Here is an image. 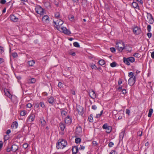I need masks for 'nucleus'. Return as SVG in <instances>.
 Listing matches in <instances>:
<instances>
[{
	"label": "nucleus",
	"instance_id": "obj_1",
	"mask_svg": "<svg viewBox=\"0 0 154 154\" xmlns=\"http://www.w3.org/2000/svg\"><path fill=\"white\" fill-rule=\"evenodd\" d=\"M67 145L66 141L63 139H59L56 143V147L57 149H63Z\"/></svg>",
	"mask_w": 154,
	"mask_h": 154
},
{
	"label": "nucleus",
	"instance_id": "obj_2",
	"mask_svg": "<svg viewBox=\"0 0 154 154\" xmlns=\"http://www.w3.org/2000/svg\"><path fill=\"white\" fill-rule=\"evenodd\" d=\"M57 29L60 32H63L66 34L69 35L71 34L70 31L65 27H60V26H56Z\"/></svg>",
	"mask_w": 154,
	"mask_h": 154
},
{
	"label": "nucleus",
	"instance_id": "obj_3",
	"mask_svg": "<svg viewBox=\"0 0 154 154\" xmlns=\"http://www.w3.org/2000/svg\"><path fill=\"white\" fill-rule=\"evenodd\" d=\"M36 12L41 16L43 15L44 12V10L40 6H36L35 8Z\"/></svg>",
	"mask_w": 154,
	"mask_h": 154
},
{
	"label": "nucleus",
	"instance_id": "obj_4",
	"mask_svg": "<svg viewBox=\"0 0 154 154\" xmlns=\"http://www.w3.org/2000/svg\"><path fill=\"white\" fill-rule=\"evenodd\" d=\"M102 128L103 129H106V132L108 134L110 133L112 130V127L110 126H108L107 123L104 124L102 126Z\"/></svg>",
	"mask_w": 154,
	"mask_h": 154
},
{
	"label": "nucleus",
	"instance_id": "obj_5",
	"mask_svg": "<svg viewBox=\"0 0 154 154\" xmlns=\"http://www.w3.org/2000/svg\"><path fill=\"white\" fill-rule=\"evenodd\" d=\"M136 81V77L131 76L129 79L128 84L130 86H133L135 83Z\"/></svg>",
	"mask_w": 154,
	"mask_h": 154
},
{
	"label": "nucleus",
	"instance_id": "obj_6",
	"mask_svg": "<svg viewBox=\"0 0 154 154\" xmlns=\"http://www.w3.org/2000/svg\"><path fill=\"white\" fill-rule=\"evenodd\" d=\"M147 19L149 20V23L150 24H153L154 22V19L152 14L150 13H147Z\"/></svg>",
	"mask_w": 154,
	"mask_h": 154
},
{
	"label": "nucleus",
	"instance_id": "obj_7",
	"mask_svg": "<svg viewBox=\"0 0 154 154\" xmlns=\"http://www.w3.org/2000/svg\"><path fill=\"white\" fill-rule=\"evenodd\" d=\"M76 109L78 114L82 116L84 113L83 107L80 106H76Z\"/></svg>",
	"mask_w": 154,
	"mask_h": 154
},
{
	"label": "nucleus",
	"instance_id": "obj_8",
	"mask_svg": "<svg viewBox=\"0 0 154 154\" xmlns=\"http://www.w3.org/2000/svg\"><path fill=\"white\" fill-rule=\"evenodd\" d=\"M133 31V32L137 35L140 34L141 31L140 29L137 26L135 27L134 28Z\"/></svg>",
	"mask_w": 154,
	"mask_h": 154
},
{
	"label": "nucleus",
	"instance_id": "obj_9",
	"mask_svg": "<svg viewBox=\"0 0 154 154\" xmlns=\"http://www.w3.org/2000/svg\"><path fill=\"white\" fill-rule=\"evenodd\" d=\"M35 115L34 114L31 113L29 116L27 121L28 122H32L35 119Z\"/></svg>",
	"mask_w": 154,
	"mask_h": 154
},
{
	"label": "nucleus",
	"instance_id": "obj_10",
	"mask_svg": "<svg viewBox=\"0 0 154 154\" xmlns=\"http://www.w3.org/2000/svg\"><path fill=\"white\" fill-rule=\"evenodd\" d=\"M42 21L45 23H48L49 22L48 16L47 15H45L42 17Z\"/></svg>",
	"mask_w": 154,
	"mask_h": 154
},
{
	"label": "nucleus",
	"instance_id": "obj_11",
	"mask_svg": "<svg viewBox=\"0 0 154 154\" xmlns=\"http://www.w3.org/2000/svg\"><path fill=\"white\" fill-rule=\"evenodd\" d=\"M53 23H54L57 26H60L63 23V22L62 20L60 19L57 20L56 22L54 21Z\"/></svg>",
	"mask_w": 154,
	"mask_h": 154
},
{
	"label": "nucleus",
	"instance_id": "obj_12",
	"mask_svg": "<svg viewBox=\"0 0 154 154\" xmlns=\"http://www.w3.org/2000/svg\"><path fill=\"white\" fill-rule=\"evenodd\" d=\"M65 122L67 124H70L72 122L71 119L69 116H67L65 119Z\"/></svg>",
	"mask_w": 154,
	"mask_h": 154
},
{
	"label": "nucleus",
	"instance_id": "obj_13",
	"mask_svg": "<svg viewBox=\"0 0 154 154\" xmlns=\"http://www.w3.org/2000/svg\"><path fill=\"white\" fill-rule=\"evenodd\" d=\"M89 96L92 99H94L96 97V95L95 92L93 90H92L89 93Z\"/></svg>",
	"mask_w": 154,
	"mask_h": 154
},
{
	"label": "nucleus",
	"instance_id": "obj_14",
	"mask_svg": "<svg viewBox=\"0 0 154 154\" xmlns=\"http://www.w3.org/2000/svg\"><path fill=\"white\" fill-rule=\"evenodd\" d=\"M18 149V146L15 144L12 145L11 147V150L14 152L16 151Z\"/></svg>",
	"mask_w": 154,
	"mask_h": 154
},
{
	"label": "nucleus",
	"instance_id": "obj_15",
	"mask_svg": "<svg viewBox=\"0 0 154 154\" xmlns=\"http://www.w3.org/2000/svg\"><path fill=\"white\" fill-rule=\"evenodd\" d=\"M54 99L53 97H51L48 98V103L51 104L52 105H53L54 103Z\"/></svg>",
	"mask_w": 154,
	"mask_h": 154
},
{
	"label": "nucleus",
	"instance_id": "obj_16",
	"mask_svg": "<svg viewBox=\"0 0 154 154\" xmlns=\"http://www.w3.org/2000/svg\"><path fill=\"white\" fill-rule=\"evenodd\" d=\"M78 147L77 146L73 147L72 150V154H76L79 150Z\"/></svg>",
	"mask_w": 154,
	"mask_h": 154
},
{
	"label": "nucleus",
	"instance_id": "obj_17",
	"mask_svg": "<svg viewBox=\"0 0 154 154\" xmlns=\"http://www.w3.org/2000/svg\"><path fill=\"white\" fill-rule=\"evenodd\" d=\"M134 8H137L138 9H139V7L138 6V4L135 2H134L132 3L131 5Z\"/></svg>",
	"mask_w": 154,
	"mask_h": 154
},
{
	"label": "nucleus",
	"instance_id": "obj_18",
	"mask_svg": "<svg viewBox=\"0 0 154 154\" xmlns=\"http://www.w3.org/2000/svg\"><path fill=\"white\" fill-rule=\"evenodd\" d=\"M10 18L11 20L14 22H17L18 20V19L13 14H11L10 15Z\"/></svg>",
	"mask_w": 154,
	"mask_h": 154
},
{
	"label": "nucleus",
	"instance_id": "obj_19",
	"mask_svg": "<svg viewBox=\"0 0 154 154\" xmlns=\"http://www.w3.org/2000/svg\"><path fill=\"white\" fill-rule=\"evenodd\" d=\"M123 62H124L127 65H130V63H129V61L128 60V58H126L125 57H124L123 58Z\"/></svg>",
	"mask_w": 154,
	"mask_h": 154
},
{
	"label": "nucleus",
	"instance_id": "obj_20",
	"mask_svg": "<svg viewBox=\"0 0 154 154\" xmlns=\"http://www.w3.org/2000/svg\"><path fill=\"white\" fill-rule=\"evenodd\" d=\"M123 46H121V47H119V48H117V49L119 51L121 52L122 51L123 49L125 48V44L124 42H122Z\"/></svg>",
	"mask_w": 154,
	"mask_h": 154
},
{
	"label": "nucleus",
	"instance_id": "obj_21",
	"mask_svg": "<svg viewBox=\"0 0 154 154\" xmlns=\"http://www.w3.org/2000/svg\"><path fill=\"white\" fill-rule=\"evenodd\" d=\"M82 132V129L81 126H79L76 127V132L78 134L81 133Z\"/></svg>",
	"mask_w": 154,
	"mask_h": 154
},
{
	"label": "nucleus",
	"instance_id": "obj_22",
	"mask_svg": "<svg viewBox=\"0 0 154 154\" xmlns=\"http://www.w3.org/2000/svg\"><path fill=\"white\" fill-rule=\"evenodd\" d=\"M35 61L34 60H32L28 61V64L30 66H32L35 63Z\"/></svg>",
	"mask_w": 154,
	"mask_h": 154
},
{
	"label": "nucleus",
	"instance_id": "obj_23",
	"mask_svg": "<svg viewBox=\"0 0 154 154\" xmlns=\"http://www.w3.org/2000/svg\"><path fill=\"white\" fill-rule=\"evenodd\" d=\"M18 126V124L17 122L15 121L13 122L12 125L11 126L13 127V128L15 127V128H17Z\"/></svg>",
	"mask_w": 154,
	"mask_h": 154
},
{
	"label": "nucleus",
	"instance_id": "obj_24",
	"mask_svg": "<svg viewBox=\"0 0 154 154\" xmlns=\"http://www.w3.org/2000/svg\"><path fill=\"white\" fill-rule=\"evenodd\" d=\"M60 127L61 130L62 131H63L65 128V126L64 125L61 123H60Z\"/></svg>",
	"mask_w": 154,
	"mask_h": 154
},
{
	"label": "nucleus",
	"instance_id": "obj_25",
	"mask_svg": "<svg viewBox=\"0 0 154 154\" xmlns=\"http://www.w3.org/2000/svg\"><path fill=\"white\" fill-rule=\"evenodd\" d=\"M123 46V44L122 43H121L120 42H118L116 43V47L117 48H119V47H121Z\"/></svg>",
	"mask_w": 154,
	"mask_h": 154
},
{
	"label": "nucleus",
	"instance_id": "obj_26",
	"mask_svg": "<svg viewBox=\"0 0 154 154\" xmlns=\"http://www.w3.org/2000/svg\"><path fill=\"white\" fill-rule=\"evenodd\" d=\"M98 63L99 65L102 66L105 64V62L103 60L101 59L99 61Z\"/></svg>",
	"mask_w": 154,
	"mask_h": 154
},
{
	"label": "nucleus",
	"instance_id": "obj_27",
	"mask_svg": "<svg viewBox=\"0 0 154 154\" xmlns=\"http://www.w3.org/2000/svg\"><path fill=\"white\" fill-rule=\"evenodd\" d=\"M88 120L90 122H93V119L92 114H91L88 117Z\"/></svg>",
	"mask_w": 154,
	"mask_h": 154
},
{
	"label": "nucleus",
	"instance_id": "obj_28",
	"mask_svg": "<svg viewBox=\"0 0 154 154\" xmlns=\"http://www.w3.org/2000/svg\"><path fill=\"white\" fill-rule=\"evenodd\" d=\"M128 60L129 61L131 62V63H133L135 61V59L133 57H130L128 58Z\"/></svg>",
	"mask_w": 154,
	"mask_h": 154
},
{
	"label": "nucleus",
	"instance_id": "obj_29",
	"mask_svg": "<svg viewBox=\"0 0 154 154\" xmlns=\"http://www.w3.org/2000/svg\"><path fill=\"white\" fill-rule=\"evenodd\" d=\"M153 110L152 109H150L149 110V112L148 114V117H151L152 114L153 112Z\"/></svg>",
	"mask_w": 154,
	"mask_h": 154
},
{
	"label": "nucleus",
	"instance_id": "obj_30",
	"mask_svg": "<svg viewBox=\"0 0 154 154\" xmlns=\"http://www.w3.org/2000/svg\"><path fill=\"white\" fill-rule=\"evenodd\" d=\"M81 140L80 138H76L75 139V142L76 143H79L81 141Z\"/></svg>",
	"mask_w": 154,
	"mask_h": 154
},
{
	"label": "nucleus",
	"instance_id": "obj_31",
	"mask_svg": "<svg viewBox=\"0 0 154 154\" xmlns=\"http://www.w3.org/2000/svg\"><path fill=\"white\" fill-rule=\"evenodd\" d=\"M89 66L93 69H97V67L96 66L95 64H90Z\"/></svg>",
	"mask_w": 154,
	"mask_h": 154
},
{
	"label": "nucleus",
	"instance_id": "obj_32",
	"mask_svg": "<svg viewBox=\"0 0 154 154\" xmlns=\"http://www.w3.org/2000/svg\"><path fill=\"white\" fill-rule=\"evenodd\" d=\"M117 63L115 62H113L112 63H111L110 65V66L112 67H116L117 65Z\"/></svg>",
	"mask_w": 154,
	"mask_h": 154
},
{
	"label": "nucleus",
	"instance_id": "obj_33",
	"mask_svg": "<svg viewBox=\"0 0 154 154\" xmlns=\"http://www.w3.org/2000/svg\"><path fill=\"white\" fill-rule=\"evenodd\" d=\"M73 45L74 46L76 47L79 48L80 47V45L77 42H74Z\"/></svg>",
	"mask_w": 154,
	"mask_h": 154
},
{
	"label": "nucleus",
	"instance_id": "obj_34",
	"mask_svg": "<svg viewBox=\"0 0 154 154\" xmlns=\"http://www.w3.org/2000/svg\"><path fill=\"white\" fill-rule=\"evenodd\" d=\"M124 132L122 131V132L119 135V139H121H121L122 140L123 138V137H124Z\"/></svg>",
	"mask_w": 154,
	"mask_h": 154
},
{
	"label": "nucleus",
	"instance_id": "obj_35",
	"mask_svg": "<svg viewBox=\"0 0 154 154\" xmlns=\"http://www.w3.org/2000/svg\"><path fill=\"white\" fill-rule=\"evenodd\" d=\"M20 114L21 116H24L26 114V111L25 110L22 111L20 112Z\"/></svg>",
	"mask_w": 154,
	"mask_h": 154
},
{
	"label": "nucleus",
	"instance_id": "obj_36",
	"mask_svg": "<svg viewBox=\"0 0 154 154\" xmlns=\"http://www.w3.org/2000/svg\"><path fill=\"white\" fill-rule=\"evenodd\" d=\"M39 105L42 108H45V106L43 102H40L39 103Z\"/></svg>",
	"mask_w": 154,
	"mask_h": 154
},
{
	"label": "nucleus",
	"instance_id": "obj_37",
	"mask_svg": "<svg viewBox=\"0 0 154 154\" xmlns=\"http://www.w3.org/2000/svg\"><path fill=\"white\" fill-rule=\"evenodd\" d=\"M134 56L137 58H139L140 57V54L138 53H135L134 54Z\"/></svg>",
	"mask_w": 154,
	"mask_h": 154
},
{
	"label": "nucleus",
	"instance_id": "obj_38",
	"mask_svg": "<svg viewBox=\"0 0 154 154\" xmlns=\"http://www.w3.org/2000/svg\"><path fill=\"white\" fill-rule=\"evenodd\" d=\"M147 29L148 32H149L151 31V26L150 25H148L147 26Z\"/></svg>",
	"mask_w": 154,
	"mask_h": 154
},
{
	"label": "nucleus",
	"instance_id": "obj_39",
	"mask_svg": "<svg viewBox=\"0 0 154 154\" xmlns=\"http://www.w3.org/2000/svg\"><path fill=\"white\" fill-rule=\"evenodd\" d=\"M35 82V79L34 78H32L31 79L30 81L29 82L31 83H34Z\"/></svg>",
	"mask_w": 154,
	"mask_h": 154
},
{
	"label": "nucleus",
	"instance_id": "obj_40",
	"mask_svg": "<svg viewBox=\"0 0 154 154\" xmlns=\"http://www.w3.org/2000/svg\"><path fill=\"white\" fill-rule=\"evenodd\" d=\"M109 154H118V153L114 150H112L110 152Z\"/></svg>",
	"mask_w": 154,
	"mask_h": 154
},
{
	"label": "nucleus",
	"instance_id": "obj_41",
	"mask_svg": "<svg viewBox=\"0 0 154 154\" xmlns=\"http://www.w3.org/2000/svg\"><path fill=\"white\" fill-rule=\"evenodd\" d=\"M128 76L129 77H130V78L131 77V76H133V77H135L134 75V73L133 72H129V74H128Z\"/></svg>",
	"mask_w": 154,
	"mask_h": 154
},
{
	"label": "nucleus",
	"instance_id": "obj_42",
	"mask_svg": "<svg viewBox=\"0 0 154 154\" xmlns=\"http://www.w3.org/2000/svg\"><path fill=\"white\" fill-rule=\"evenodd\" d=\"M143 132L141 131H139L137 133V134L140 137L141 136Z\"/></svg>",
	"mask_w": 154,
	"mask_h": 154
},
{
	"label": "nucleus",
	"instance_id": "obj_43",
	"mask_svg": "<svg viewBox=\"0 0 154 154\" xmlns=\"http://www.w3.org/2000/svg\"><path fill=\"white\" fill-rule=\"evenodd\" d=\"M12 55L14 58H15L18 56L16 52H14L12 53Z\"/></svg>",
	"mask_w": 154,
	"mask_h": 154
},
{
	"label": "nucleus",
	"instance_id": "obj_44",
	"mask_svg": "<svg viewBox=\"0 0 154 154\" xmlns=\"http://www.w3.org/2000/svg\"><path fill=\"white\" fill-rule=\"evenodd\" d=\"M110 50L112 52V53H114L116 51V49L114 48H110Z\"/></svg>",
	"mask_w": 154,
	"mask_h": 154
},
{
	"label": "nucleus",
	"instance_id": "obj_45",
	"mask_svg": "<svg viewBox=\"0 0 154 154\" xmlns=\"http://www.w3.org/2000/svg\"><path fill=\"white\" fill-rule=\"evenodd\" d=\"M4 51V48L3 47L0 46V53L2 54Z\"/></svg>",
	"mask_w": 154,
	"mask_h": 154
},
{
	"label": "nucleus",
	"instance_id": "obj_46",
	"mask_svg": "<svg viewBox=\"0 0 154 154\" xmlns=\"http://www.w3.org/2000/svg\"><path fill=\"white\" fill-rule=\"evenodd\" d=\"M9 136L8 135H5L4 139L5 140H8L9 139Z\"/></svg>",
	"mask_w": 154,
	"mask_h": 154
},
{
	"label": "nucleus",
	"instance_id": "obj_47",
	"mask_svg": "<svg viewBox=\"0 0 154 154\" xmlns=\"http://www.w3.org/2000/svg\"><path fill=\"white\" fill-rule=\"evenodd\" d=\"M7 96L10 99H12V95L10 94L9 92H8V94Z\"/></svg>",
	"mask_w": 154,
	"mask_h": 154
},
{
	"label": "nucleus",
	"instance_id": "obj_48",
	"mask_svg": "<svg viewBox=\"0 0 154 154\" xmlns=\"http://www.w3.org/2000/svg\"><path fill=\"white\" fill-rule=\"evenodd\" d=\"M85 147L83 146H82L81 145H80V147H79V149L80 150H84L85 149Z\"/></svg>",
	"mask_w": 154,
	"mask_h": 154
},
{
	"label": "nucleus",
	"instance_id": "obj_49",
	"mask_svg": "<svg viewBox=\"0 0 154 154\" xmlns=\"http://www.w3.org/2000/svg\"><path fill=\"white\" fill-rule=\"evenodd\" d=\"M26 106L27 107L29 108H31L32 107V104L30 103H28L27 105Z\"/></svg>",
	"mask_w": 154,
	"mask_h": 154
},
{
	"label": "nucleus",
	"instance_id": "obj_50",
	"mask_svg": "<svg viewBox=\"0 0 154 154\" xmlns=\"http://www.w3.org/2000/svg\"><path fill=\"white\" fill-rule=\"evenodd\" d=\"M113 145L114 143L112 142H109V144L108 146L109 147H111Z\"/></svg>",
	"mask_w": 154,
	"mask_h": 154
},
{
	"label": "nucleus",
	"instance_id": "obj_51",
	"mask_svg": "<svg viewBox=\"0 0 154 154\" xmlns=\"http://www.w3.org/2000/svg\"><path fill=\"white\" fill-rule=\"evenodd\" d=\"M6 2V1L5 0H1L0 3L2 4H4Z\"/></svg>",
	"mask_w": 154,
	"mask_h": 154
},
{
	"label": "nucleus",
	"instance_id": "obj_52",
	"mask_svg": "<svg viewBox=\"0 0 154 154\" xmlns=\"http://www.w3.org/2000/svg\"><path fill=\"white\" fill-rule=\"evenodd\" d=\"M28 144L27 143H24L23 145V147L24 148L26 149L28 147Z\"/></svg>",
	"mask_w": 154,
	"mask_h": 154
},
{
	"label": "nucleus",
	"instance_id": "obj_53",
	"mask_svg": "<svg viewBox=\"0 0 154 154\" xmlns=\"http://www.w3.org/2000/svg\"><path fill=\"white\" fill-rule=\"evenodd\" d=\"M122 91L120 92H122V93L124 94H126L127 93L126 90L125 89H123L121 90Z\"/></svg>",
	"mask_w": 154,
	"mask_h": 154
},
{
	"label": "nucleus",
	"instance_id": "obj_54",
	"mask_svg": "<svg viewBox=\"0 0 154 154\" xmlns=\"http://www.w3.org/2000/svg\"><path fill=\"white\" fill-rule=\"evenodd\" d=\"M63 85V84L61 82H59L58 86L59 87L61 88L62 87Z\"/></svg>",
	"mask_w": 154,
	"mask_h": 154
},
{
	"label": "nucleus",
	"instance_id": "obj_55",
	"mask_svg": "<svg viewBox=\"0 0 154 154\" xmlns=\"http://www.w3.org/2000/svg\"><path fill=\"white\" fill-rule=\"evenodd\" d=\"M6 151L7 152H10L11 151V147H10L9 146H8L7 147V149H6Z\"/></svg>",
	"mask_w": 154,
	"mask_h": 154
},
{
	"label": "nucleus",
	"instance_id": "obj_56",
	"mask_svg": "<svg viewBox=\"0 0 154 154\" xmlns=\"http://www.w3.org/2000/svg\"><path fill=\"white\" fill-rule=\"evenodd\" d=\"M55 17L56 18L60 16V14L58 12L56 13L55 14Z\"/></svg>",
	"mask_w": 154,
	"mask_h": 154
},
{
	"label": "nucleus",
	"instance_id": "obj_57",
	"mask_svg": "<svg viewBox=\"0 0 154 154\" xmlns=\"http://www.w3.org/2000/svg\"><path fill=\"white\" fill-rule=\"evenodd\" d=\"M74 3H75L77 5H78L79 4V0H72Z\"/></svg>",
	"mask_w": 154,
	"mask_h": 154
},
{
	"label": "nucleus",
	"instance_id": "obj_58",
	"mask_svg": "<svg viewBox=\"0 0 154 154\" xmlns=\"http://www.w3.org/2000/svg\"><path fill=\"white\" fill-rule=\"evenodd\" d=\"M147 35L149 38H150L152 36V33H151L149 32L147 34Z\"/></svg>",
	"mask_w": 154,
	"mask_h": 154
},
{
	"label": "nucleus",
	"instance_id": "obj_59",
	"mask_svg": "<svg viewBox=\"0 0 154 154\" xmlns=\"http://www.w3.org/2000/svg\"><path fill=\"white\" fill-rule=\"evenodd\" d=\"M126 114H127L128 115H130V110L129 109H127L126 110Z\"/></svg>",
	"mask_w": 154,
	"mask_h": 154
},
{
	"label": "nucleus",
	"instance_id": "obj_60",
	"mask_svg": "<svg viewBox=\"0 0 154 154\" xmlns=\"http://www.w3.org/2000/svg\"><path fill=\"white\" fill-rule=\"evenodd\" d=\"M97 108L96 106L95 105H93L92 106V109H94L96 110Z\"/></svg>",
	"mask_w": 154,
	"mask_h": 154
},
{
	"label": "nucleus",
	"instance_id": "obj_61",
	"mask_svg": "<svg viewBox=\"0 0 154 154\" xmlns=\"http://www.w3.org/2000/svg\"><path fill=\"white\" fill-rule=\"evenodd\" d=\"M122 83V81L121 79H119L118 82V84L119 85H120Z\"/></svg>",
	"mask_w": 154,
	"mask_h": 154
},
{
	"label": "nucleus",
	"instance_id": "obj_62",
	"mask_svg": "<svg viewBox=\"0 0 154 154\" xmlns=\"http://www.w3.org/2000/svg\"><path fill=\"white\" fill-rule=\"evenodd\" d=\"M92 143L93 145H94L95 146H97V142L95 141H93L92 142Z\"/></svg>",
	"mask_w": 154,
	"mask_h": 154
},
{
	"label": "nucleus",
	"instance_id": "obj_63",
	"mask_svg": "<svg viewBox=\"0 0 154 154\" xmlns=\"http://www.w3.org/2000/svg\"><path fill=\"white\" fill-rule=\"evenodd\" d=\"M122 88V86L119 87L117 88V90H119V91H121L122 90H123Z\"/></svg>",
	"mask_w": 154,
	"mask_h": 154
},
{
	"label": "nucleus",
	"instance_id": "obj_64",
	"mask_svg": "<svg viewBox=\"0 0 154 154\" xmlns=\"http://www.w3.org/2000/svg\"><path fill=\"white\" fill-rule=\"evenodd\" d=\"M151 57L152 58L154 59V51L151 53Z\"/></svg>",
	"mask_w": 154,
	"mask_h": 154
}]
</instances>
